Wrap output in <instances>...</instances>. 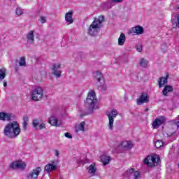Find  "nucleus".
<instances>
[{
    "label": "nucleus",
    "mask_w": 179,
    "mask_h": 179,
    "mask_svg": "<svg viewBox=\"0 0 179 179\" xmlns=\"http://www.w3.org/2000/svg\"><path fill=\"white\" fill-rule=\"evenodd\" d=\"M97 97H96V92L94 90L88 92L87 97L85 101V109L81 110L83 114L81 117H85V115H89V114H93L94 111L97 110Z\"/></svg>",
    "instance_id": "f257e3e1"
},
{
    "label": "nucleus",
    "mask_w": 179,
    "mask_h": 179,
    "mask_svg": "<svg viewBox=\"0 0 179 179\" xmlns=\"http://www.w3.org/2000/svg\"><path fill=\"white\" fill-rule=\"evenodd\" d=\"M3 134L7 138L13 139L17 138L20 134V126L16 121L10 122L3 129Z\"/></svg>",
    "instance_id": "f03ea898"
},
{
    "label": "nucleus",
    "mask_w": 179,
    "mask_h": 179,
    "mask_svg": "<svg viewBox=\"0 0 179 179\" xmlns=\"http://www.w3.org/2000/svg\"><path fill=\"white\" fill-rule=\"evenodd\" d=\"M103 22L104 16L103 15L99 16L97 19L95 18L87 29L89 36H97V34H99V31H100V29H101V23Z\"/></svg>",
    "instance_id": "7ed1b4c3"
},
{
    "label": "nucleus",
    "mask_w": 179,
    "mask_h": 179,
    "mask_svg": "<svg viewBox=\"0 0 179 179\" xmlns=\"http://www.w3.org/2000/svg\"><path fill=\"white\" fill-rule=\"evenodd\" d=\"M143 163L148 167H157L160 165V156L157 155H148L144 159Z\"/></svg>",
    "instance_id": "20e7f679"
},
{
    "label": "nucleus",
    "mask_w": 179,
    "mask_h": 179,
    "mask_svg": "<svg viewBox=\"0 0 179 179\" xmlns=\"http://www.w3.org/2000/svg\"><path fill=\"white\" fill-rule=\"evenodd\" d=\"M109 120L108 128L110 131H113L114 128V118H115L118 115V111L116 109H113L111 113H108L107 114Z\"/></svg>",
    "instance_id": "39448f33"
},
{
    "label": "nucleus",
    "mask_w": 179,
    "mask_h": 179,
    "mask_svg": "<svg viewBox=\"0 0 179 179\" xmlns=\"http://www.w3.org/2000/svg\"><path fill=\"white\" fill-rule=\"evenodd\" d=\"M43 89L40 87L36 88L32 92V100L34 101H40L43 99Z\"/></svg>",
    "instance_id": "423d86ee"
},
{
    "label": "nucleus",
    "mask_w": 179,
    "mask_h": 179,
    "mask_svg": "<svg viewBox=\"0 0 179 179\" xmlns=\"http://www.w3.org/2000/svg\"><path fill=\"white\" fill-rule=\"evenodd\" d=\"M41 173V167H36L31 170L27 176V179H38V176Z\"/></svg>",
    "instance_id": "0eeeda50"
},
{
    "label": "nucleus",
    "mask_w": 179,
    "mask_h": 179,
    "mask_svg": "<svg viewBox=\"0 0 179 179\" xmlns=\"http://www.w3.org/2000/svg\"><path fill=\"white\" fill-rule=\"evenodd\" d=\"M10 167L13 169H19L20 170H25L26 163L23 162V161H16L10 164Z\"/></svg>",
    "instance_id": "6e6552de"
},
{
    "label": "nucleus",
    "mask_w": 179,
    "mask_h": 179,
    "mask_svg": "<svg viewBox=\"0 0 179 179\" xmlns=\"http://www.w3.org/2000/svg\"><path fill=\"white\" fill-rule=\"evenodd\" d=\"M166 122V119H164V116H161L159 118H156L152 122V127L154 129H157V128H160L161 125H163Z\"/></svg>",
    "instance_id": "1a4fd4ad"
},
{
    "label": "nucleus",
    "mask_w": 179,
    "mask_h": 179,
    "mask_svg": "<svg viewBox=\"0 0 179 179\" xmlns=\"http://www.w3.org/2000/svg\"><path fill=\"white\" fill-rule=\"evenodd\" d=\"M98 82V89L101 92H106L107 90V85L106 84V80H104V78L99 77L97 78Z\"/></svg>",
    "instance_id": "9d476101"
},
{
    "label": "nucleus",
    "mask_w": 179,
    "mask_h": 179,
    "mask_svg": "<svg viewBox=\"0 0 179 179\" xmlns=\"http://www.w3.org/2000/svg\"><path fill=\"white\" fill-rule=\"evenodd\" d=\"M15 115L12 113L0 112V121H12Z\"/></svg>",
    "instance_id": "9b49d317"
},
{
    "label": "nucleus",
    "mask_w": 179,
    "mask_h": 179,
    "mask_svg": "<svg viewBox=\"0 0 179 179\" xmlns=\"http://www.w3.org/2000/svg\"><path fill=\"white\" fill-rule=\"evenodd\" d=\"M61 64H53L52 68V73L56 78H61Z\"/></svg>",
    "instance_id": "f8f14e48"
},
{
    "label": "nucleus",
    "mask_w": 179,
    "mask_h": 179,
    "mask_svg": "<svg viewBox=\"0 0 179 179\" xmlns=\"http://www.w3.org/2000/svg\"><path fill=\"white\" fill-rule=\"evenodd\" d=\"M32 125L36 131L45 129V124L43 122L40 123L38 119H34L32 122Z\"/></svg>",
    "instance_id": "ddd939ff"
},
{
    "label": "nucleus",
    "mask_w": 179,
    "mask_h": 179,
    "mask_svg": "<svg viewBox=\"0 0 179 179\" xmlns=\"http://www.w3.org/2000/svg\"><path fill=\"white\" fill-rule=\"evenodd\" d=\"M143 103H149V96H148V94L142 93L141 96L137 99V104L138 106H141Z\"/></svg>",
    "instance_id": "4468645a"
},
{
    "label": "nucleus",
    "mask_w": 179,
    "mask_h": 179,
    "mask_svg": "<svg viewBox=\"0 0 179 179\" xmlns=\"http://www.w3.org/2000/svg\"><path fill=\"white\" fill-rule=\"evenodd\" d=\"M143 27L139 25H137L136 27H134L130 33H134V34L139 35V34H143Z\"/></svg>",
    "instance_id": "2eb2a0df"
},
{
    "label": "nucleus",
    "mask_w": 179,
    "mask_h": 179,
    "mask_svg": "<svg viewBox=\"0 0 179 179\" xmlns=\"http://www.w3.org/2000/svg\"><path fill=\"white\" fill-rule=\"evenodd\" d=\"M49 122L51 124V125H53V127H60L61 126V121L58 120L55 116H51L49 118Z\"/></svg>",
    "instance_id": "dca6fc26"
},
{
    "label": "nucleus",
    "mask_w": 179,
    "mask_h": 179,
    "mask_svg": "<svg viewBox=\"0 0 179 179\" xmlns=\"http://www.w3.org/2000/svg\"><path fill=\"white\" fill-rule=\"evenodd\" d=\"M27 43L34 44V31H30L27 35Z\"/></svg>",
    "instance_id": "f3484780"
},
{
    "label": "nucleus",
    "mask_w": 179,
    "mask_h": 179,
    "mask_svg": "<svg viewBox=\"0 0 179 179\" xmlns=\"http://www.w3.org/2000/svg\"><path fill=\"white\" fill-rule=\"evenodd\" d=\"M100 160L103 163V166H107L111 162V158L107 155H101Z\"/></svg>",
    "instance_id": "a211bd4d"
},
{
    "label": "nucleus",
    "mask_w": 179,
    "mask_h": 179,
    "mask_svg": "<svg viewBox=\"0 0 179 179\" xmlns=\"http://www.w3.org/2000/svg\"><path fill=\"white\" fill-rule=\"evenodd\" d=\"M54 170H57V166L52 164H48L44 168V171L46 173H51Z\"/></svg>",
    "instance_id": "6ab92c4d"
},
{
    "label": "nucleus",
    "mask_w": 179,
    "mask_h": 179,
    "mask_svg": "<svg viewBox=\"0 0 179 179\" xmlns=\"http://www.w3.org/2000/svg\"><path fill=\"white\" fill-rule=\"evenodd\" d=\"M87 170L90 174L94 176V174L97 171V167H96V163L91 164V165H90L89 167L87 168Z\"/></svg>",
    "instance_id": "aec40b11"
},
{
    "label": "nucleus",
    "mask_w": 179,
    "mask_h": 179,
    "mask_svg": "<svg viewBox=\"0 0 179 179\" xmlns=\"http://www.w3.org/2000/svg\"><path fill=\"white\" fill-rule=\"evenodd\" d=\"M168 78H169V76H166V78H164V77L159 78L158 80V85L159 88L163 87L164 85H167Z\"/></svg>",
    "instance_id": "412c9836"
},
{
    "label": "nucleus",
    "mask_w": 179,
    "mask_h": 179,
    "mask_svg": "<svg viewBox=\"0 0 179 179\" xmlns=\"http://www.w3.org/2000/svg\"><path fill=\"white\" fill-rule=\"evenodd\" d=\"M122 148L126 149L127 150H129V149H132L134 148V144L131 143V141H123L121 143Z\"/></svg>",
    "instance_id": "4be33fe9"
},
{
    "label": "nucleus",
    "mask_w": 179,
    "mask_h": 179,
    "mask_svg": "<svg viewBox=\"0 0 179 179\" xmlns=\"http://www.w3.org/2000/svg\"><path fill=\"white\" fill-rule=\"evenodd\" d=\"M173 92V87L171 85H166L162 91V94L165 96H169L168 93Z\"/></svg>",
    "instance_id": "5701e85b"
},
{
    "label": "nucleus",
    "mask_w": 179,
    "mask_h": 179,
    "mask_svg": "<svg viewBox=\"0 0 179 179\" xmlns=\"http://www.w3.org/2000/svg\"><path fill=\"white\" fill-rule=\"evenodd\" d=\"M72 12H69L65 15V20L69 23L68 24H72L73 23V19L72 18Z\"/></svg>",
    "instance_id": "b1692460"
},
{
    "label": "nucleus",
    "mask_w": 179,
    "mask_h": 179,
    "mask_svg": "<svg viewBox=\"0 0 179 179\" xmlns=\"http://www.w3.org/2000/svg\"><path fill=\"white\" fill-rule=\"evenodd\" d=\"M125 34L122 33L118 38V45H124L125 44L126 40Z\"/></svg>",
    "instance_id": "393cba45"
},
{
    "label": "nucleus",
    "mask_w": 179,
    "mask_h": 179,
    "mask_svg": "<svg viewBox=\"0 0 179 179\" xmlns=\"http://www.w3.org/2000/svg\"><path fill=\"white\" fill-rule=\"evenodd\" d=\"M172 24L173 29L179 28V14L178 16L172 20Z\"/></svg>",
    "instance_id": "a878e982"
},
{
    "label": "nucleus",
    "mask_w": 179,
    "mask_h": 179,
    "mask_svg": "<svg viewBox=\"0 0 179 179\" xmlns=\"http://www.w3.org/2000/svg\"><path fill=\"white\" fill-rule=\"evenodd\" d=\"M27 122H29V117H27V115H24L23 117V122H22L23 131H26V129H27Z\"/></svg>",
    "instance_id": "bb28decb"
},
{
    "label": "nucleus",
    "mask_w": 179,
    "mask_h": 179,
    "mask_svg": "<svg viewBox=\"0 0 179 179\" xmlns=\"http://www.w3.org/2000/svg\"><path fill=\"white\" fill-rule=\"evenodd\" d=\"M85 122H82L78 125L76 127V132H79V131H85Z\"/></svg>",
    "instance_id": "cd10ccee"
},
{
    "label": "nucleus",
    "mask_w": 179,
    "mask_h": 179,
    "mask_svg": "<svg viewBox=\"0 0 179 179\" xmlns=\"http://www.w3.org/2000/svg\"><path fill=\"white\" fill-rule=\"evenodd\" d=\"M6 78V69H0V80H3Z\"/></svg>",
    "instance_id": "c85d7f7f"
},
{
    "label": "nucleus",
    "mask_w": 179,
    "mask_h": 179,
    "mask_svg": "<svg viewBox=\"0 0 179 179\" xmlns=\"http://www.w3.org/2000/svg\"><path fill=\"white\" fill-rule=\"evenodd\" d=\"M139 65L140 66H142V68H146V66H148V60L144 58L141 59L140 60Z\"/></svg>",
    "instance_id": "c756f323"
},
{
    "label": "nucleus",
    "mask_w": 179,
    "mask_h": 179,
    "mask_svg": "<svg viewBox=\"0 0 179 179\" xmlns=\"http://www.w3.org/2000/svg\"><path fill=\"white\" fill-rule=\"evenodd\" d=\"M135 173V169H129L127 171H126L125 174L127 177H130V176H132Z\"/></svg>",
    "instance_id": "7c9ffc66"
},
{
    "label": "nucleus",
    "mask_w": 179,
    "mask_h": 179,
    "mask_svg": "<svg viewBox=\"0 0 179 179\" xmlns=\"http://www.w3.org/2000/svg\"><path fill=\"white\" fill-rule=\"evenodd\" d=\"M19 65L20 66H26V59L24 57L20 58Z\"/></svg>",
    "instance_id": "2f4dec72"
},
{
    "label": "nucleus",
    "mask_w": 179,
    "mask_h": 179,
    "mask_svg": "<svg viewBox=\"0 0 179 179\" xmlns=\"http://www.w3.org/2000/svg\"><path fill=\"white\" fill-rule=\"evenodd\" d=\"M15 13H16L17 16H22V15H23V10H22V8L18 7L15 10Z\"/></svg>",
    "instance_id": "473e14b6"
},
{
    "label": "nucleus",
    "mask_w": 179,
    "mask_h": 179,
    "mask_svg": "<svg viewBox=\"0 0 179 179\" xmlns=\"http://www.w3.org/2000/svg\"><path fill=\"white\" fill-rule=\"evenodd\" d=\"M163 146V141L162 140H158L155 142V147L157 148H162Z\"/></svg>",
    "instance_id": "72a5a7b5"
},
{
    "label": "nucleus",
    "mask_w": 179,
    "mask_h": 179,
    "mask_svg": "<svg viewBox=\"0 0 179 179\" xmlns=\"http://www.w3.org/2000/svg\"><path fill=\"white\" fill-rule=\"evenodd\" d=\"M134 178L133 179H139L141 178V172L139 171H134Z\"/></svg>",
    "instance_id": "f704fd0d"
},
{
    "label": "nucleus",
    "mask_w": 179,
    "mask_h": 179,
    "mask_svg": "<svg viewBox=\"0 0 179 179\" xmlns=\"http://www.w3.org/2000/svg\"><path fill=\"white\" fill-rule=\"evenodd\" d=\"M172 126L175 127L177 129H178L179 127V122H176V120H173L171 122Z\"/></svg>",
    "instance_id": "c9c22d12"
},
{
    "label": "nucleus",
    "mask_w": 179,
    "mask_h": 179,
    "mask_svg": "<svg viewBox=\"0 0 179 179\" xmlns=\"http://www.w3.org/2000/svg\"><path fill=\"white\" fill-rule=\"evenodd\" d=\"M39 21L43 24L47 22V18H45V17L41 16L40 19H39Z\"/></svg>",
    "instance_id": "e433bc0d"
},
{
    "label": "nucleus",
    "mask_w": 179,
    "mask_h": 179,
    "mask_svg": "<svg viewBox=\"0 0 179 179\" xmlns=\"http://www.w3.org/2000/svg\"><path fill=\"white\" fill-rule=\"evenodd\" d=\"M95 76H96V80H97L98 78H103V76H101V73L99 71L95 72Z\"/></svg>",
    "instance_id": "4c0bfd02"
},
{
    "label": "nucleus",
    "mask_w": 179,
    "mask_h": 179,
    "mask_svg": "<svg viewBox=\"0 0 179 179\" xmlns=\"http://www.w3.org/2000/svg\"><path fill=\"white\" fill-rule=\"evenodd\" d=\"M64 136L66 138H68L69 139H72V134L69 132L65 133Z\"/></svg>",
    "instance_id": "58836bf2"
},
{
    "label": "nucleus",
    "mask_w": 179,
    "mask_h": 179,
    "mask_svg": "<svg viewBox=\"0 0 179 179\" xmlns=\"http://www.w3.org/2000/svg\"><path fill=\"white\" fill-rule=\"evenodd\" d=\"M136 50L138 52H142V45H138Z\"/></svg>",
    "instance_id": "ea45409f"
},
{
    "label": "nucleus",
    "mask_w": 179,
    "mask_h": 179,
    "mask_svg": "<svg viewBox=\"0 0 179 179\" xmlns=\"http://www.w3.org/2000/svg\"><path fill=\"white\" fill-rule=\"evenodd\" d=\"M55 156H57V157H58V156H59V152L58 151V150H55Z\"/></svg>",
    "instance_id": "a19ab883"
},
{
    "label": "nucleus",
    "mask_w": 179,
    "mask_h": 179,
    "mask_svg": "<svg viewBox=\"0 0 179 179\" xmlns=\"http://www.w3.org/2000/svg\"><path fill=\"white\" fill-rule=\"evenodd\" d=\"M112 2H116L117 3H120V2H122V0H110Z\"/></svg>",
    "instance_id": "79ce46f5"
},
{
    "label": "nucleus",
    "mask_w": 179,
    "mask_h": 179,
    "mask_svg": "<svg viewBox=\"0 0 179 179\" xmlns=\"http://www.w3.org/2000/svg\"><path fill=\"white\" fill-rule=\"evenodd\" d=\"M3 86L4 87H6V86H8V83H6V81L3 82Z\"/></svg>",
    "instance_id": "37998d69"
},
{
    "label": "nucleus",
    "mask_w": 179,
    "mask_h": 179,
    "mask_svg": "<svg viewBox=\"0 0 179 179\" xmlns=\"http://www.w3.org/2000/svg\"><path fill=\"white\" fill-rule=\"evenodd\" d=\"M176 133L173 132V133H169L170 136H173V135H174Z\"/></svg>",
    "instance_id": "c03bdc74"
},
{
    "label": "nucleus",
    "mask_w": 179,
    "mask_h": 179,
    "mask_svg": "<svg viewBox=\"0 0 179 179\" xmlns=\"http://www.w3.org/2000/svg\"><path fill=\"white\" fill-rule=\"evenodd\" d=\"M178 119H179V115H178Z\"/></svg>",
    "instance_id": "a18cd8bd"
}]
</instances>
